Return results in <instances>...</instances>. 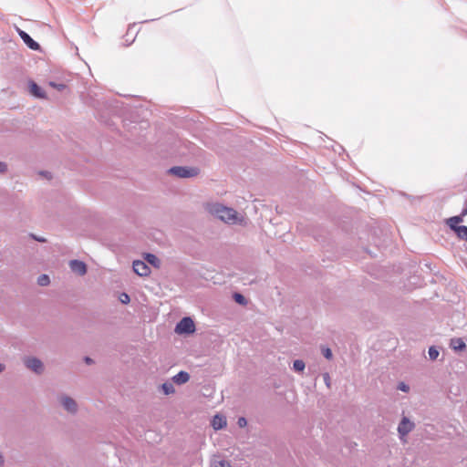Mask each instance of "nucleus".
<instances>
[{
	"instance_id": "obj_32",
	"label": "nucleus",
	"mask_w": 467,
	"mask_h": 467,
	"mask_svg": "<svg viewBox=\"0 0 467 467\" xmlns=\"http://www.w3.org/2000/svg\"><path fill=\"white\" fill-rule=\"evenodd\" d=\"M5 364L0 363V372H3L5 370Z\"/></svg>"
},
{
	"instance_id": "obj_18",
	"label": "nucleus",
	"mask_w": 467,
	"mask_h": 467,
	"mask_svg": "<svg viewBox=\"0 0 467 467\" xmlns=\"http://www.w3.org/2000/svg\"><path fill=\"white\" fill-rule=\"evenodd\" d=\"M305 368H306V364L302 359H296L293 362V369L296 372L301 373L304 371Z\"/></svg>"
},
{
	"instance_id": "obj_23",
	"label": "nucleus",
	"mask_w": 467,
	"mask_h": 467,
	"mask_svg": "<svg viewBox=\"0 0 467 467\" xmlns=\"http://www.w3.org/2000/svg\"><path fill=\"white\" fill-rule=\"evenodd\" d=\"M321 352L322 355L328 360H330L333 358L332 350L327 347H321Z\"/></svg>"
},
{
	"instance_id": "obj_22",
	"label": "nucleus",
	"mask_w": 467,
	"mask_h": 467,
	"mask_svg": "<svg viewBox=\"0 0 467 467\" xmlns=\"http://www.w3.org/2000/svg\"><path fill=\"white\" fill-rule=\"evenodd\" d=\"M48 85L54 88H56L58 91H63L67 88V85L64 83H57L55 81H49Z\"/></svg>"
},
{
	"instance_id": "obj_14",
	"label": "nucleus",
	"mask_w": 467,
	"mask_h": 467,
	"mask_svg": "<svg viewBox=\"0 0 467 467\" xmlns=\"http://www.w3.org/2000/svg\"><path fill=\"white\" fill-rule=\"evenodd\" d=\"M143 259L147 265L150 264V265H152L155 268L161 267V260L155 254H153L151 253H145L143 254Z\"/></svg>"
},
{
	"instance_id": "obj_16",
	"label": "nucleus",
	"mask_w": 467,
	"mask_h": 467,
	"mask_svg": "<svg viewBox=\"0 0 467 467\" xmlns=\"http://www.w3.org/2000/svg\"><path fill=\"white\" fill-rule=\"evenodd\" d=\"M160 389L165 395H171L175 392V388L171 382H164L160 386Z\"/></svg>"
},
{
	"instance_id": "obj_12",
	"label": "nucleus",
	"mask_w": 467,
	"mask_h": 467,
	"mask_svg": "<svg viewBox=\"0 0 467 467\" xmlns=\"http://www.w3.org/2000/svg\"><path fill=\"white\" fill-rule=\"evenodd\" d=\"M226 418L221 414H216L212 420V426L215 431H219L226 427Z\"/></svg>"
},
{
	"instance_id": "obj_4",
	"label": "nucleus",
	"mask_w": 467,
	"mask_h": 467,
	"mask_svg": "<svg viewBox=\"0 0 467 467\" xmlns=\"http://www.w3.org/2000/svg\"><path fill=\"white\" fill-rule=\"evenodd\" d=\"M194 321L190 317H182L175 326V333L178 335H192L195 332Z\"/></svg>"
},
{
	"instance_id": "obj_26",
	"label": "nucleus",
	"mask_w": 467,
	"mask_h": 467,
	"mask_svg": "<svg viewBox=\"0 0 467 467\" xmlns=\"http://www.w3.org/2000/svg\"><path fill=\"white\" fill-rule=\"evenodd\" d=\"M323 379H324V382L327 385V387L330 388L331 379H330V376L327 372L323 374Z\"/></svg>"
},
{
	"instance_id": "obj_1",
	"label": "nucleus",
	"mask_w": 467,
	"mask_h": 467,
	"mask_svg": "<svg viewBox=\"0 0 467 467\" xmlns=\"http://www.w3.org/2000/svg\"><path fill=\"white\" fill-rule=\"evenodd\" d=\"M211 213L215 215L221 221L226 223H237V212L230 207H226L220 203H215L211 209Z\"/></svg>"
},
{
	"instance_id": "obj_9",
	"label": "nucleus",
	"mask_w": 467,
	"mask_h": 467,
	"mask_svg": "<svg viewBox=\"0 0 467 467\" xmlns=\"http://www.w3.org/2000/svg\"><path fill=\"white\" fill-rule=\"evenodd\" d=\"M28 91L33 97L36 99H47L45 90L32 79L28 80Z\"/></svg>"
},
{
	"instance_id": "obj_21",
	"label": "nucleus",
	"mask_w": 467,
	"mask_h": 467,
	"mask_svg": "<svg viewBox=\"0 0 467 467\" xmlns=\"http://www.w3.org/2000/svg\"><path fill=\"white\" fill-rule=\"evenodd\" d=\"M212 467H231V464L226 460H214L212 462Z\"/></svg>"
},
{
	"instance_id": "obj_30",
	"label": "nucleus",
	"mask_w": 467,
	"mask_h": 467,
	"mask_svg": "<svg viewBox=\"0 0 467 467\" xmlns=\"http://www.w3.org/2000/svg\"><path fill=\"white\" fill-rule=\"evenodd\" d=\"M83 360L87 365H92L94 363V360L88 356L84 357Z\"/></svg>"
},
{
	"instance_id": "obj_13",
	"label": "nucleus",
	"mask_w": 467,
	"mask_h": 467,
	"mask_svg": "<svg viewBox=\"0 0 467 467\" xmlns=\"http://www.w3.org/2000/svg\"><path fill=\"white\" fill-rule=\"evenodd\" d=\"M190 374L187 371L181 370L176 375L172 377L173 383L177 385H182L187 383L190 380Z\"/></svg>"
},
{
	"instance_id": "obj_33",
	"label": "nucleus",
	"mask_w": 467,
	"mask_h": 467,
	"mask_svg": "<svg viewBox=\"0 0 467 467\" xmlns=\"http://www.w3.org/2000/svg\"><path fill=\"white\" fill-rule=\"evenodd\" d=\"M41 174L46 176V177H47V174H49V172L48 171H42Z\"/></svg>"
},
{
	"instance_id": "obj_17",
	"label": "nucleus",
	"mask_w": 467,
	"mask_h": 467,
	"mask_svg": "<svg viewBox=\"0 0 467 467\" xmlns=\"http://www.w3.org/2000/svg\"><path fill=\"white\" fill-rule=\"evenodd\" d=\"M233 299L240 306H246L248 303L247 298L241 293L235 292L233 294Z\"/></svg>"
},
{
	"instance_id": "obj_10",
	"label": "nucleus",
	"mask_w": 467,
	"mask_h": 467,
	"mask_svg": "<svg viewBox=\"0 0 467 467\" xmlns=\"http://www.w3.org/2000/svg\"><path fill=\"white\" fill-rule=\"evenodd\" d=\"M415 427V424L411 422L407 417H403L399 423L398 432L400 437L408 435Z\"/></svg>"
},
{
	"instance_id": "obj_11",
	"label": "nucleus",
	"mask_w": 467,
	"mask_h": 467,
	"mask_svg": "<svg viewBox=\"0 0 467 467\" xmlns=\"http://www.w3.org/2000/svg\"><path fill=\"white\" fill-rule=\"evenodd\" d=\"M69 267L71 271L78 275H85L88 272L87 265L80 260L73 259L69 262Z\"/></svg>"
},
{
	"instance_id": "obj_8",
	"label": "nucleus",
	"mask_w": 467,
	"mask_h": 467,
	"mask_svg": "<svg viewBox=\"0 0 467 467\" xmlns=\"http://www.w3.org/2000/svg\"><path fill=\"white\" fill-rule=\"evenodd\" d=\"M132 268L135 274L140 276H148L150 274V269L145 261L135 260L132 264Z\"/></svg>"
},
{
	"instance_id": "obj_2",
	"label": "nucleus",
	"mask_w": 467,
	"mask_h": 467,
	"mask_svg": "<svg viewBox=\"0 0 467 467\" xmlns=\"http://www.w3.org/2000/svg\"><path fill=\"white\" fill-rule=\"evenodd\" d=\"M463 222L461 216H451L445 219L444 223L460 239L467 242V226L460 225Z\"/></svg>"
},
{
	"instance_id": "obj_25",
	"label": "nucleus",
	"mask_w": 467,
	"mask_h": 467,
	"mask_svg": "<svg viewBox=\"0 0 467 467\" xmlns=\"http://www.w3.org/2000/svg\"><path fill=\"white\" fill-rule=\"evenodd\" d=\"M237 425L240 428H244L247 426V420L244 417H239L237 420Z\"/></svg>"
},
{
	"instance_id": "obj_19",
	"label": "nucleus",
	"mask_w": 467,
	"mask_h": 467,
	"mask_svg": "<svg viewBox=\"0 0 467 467\" xmlns=\"http://www.w3.org/2000/svg\"><path fill=\"white\" fill-rule=\"evenodd\" d=\"M50 283V278L47 275H40L37 278V284L41 286L47 285Z\"/></svg>"
},
{
	"instance_id": "obj_34",
	"label": "nucleus",
	"mask_w": 467,
	"mask_h": 467,
	"mask_svg": "<svg viewBox=\"0 0 467 467\" xmlns=\"http://www.w3.org/2000/svg\"><path fill=\"white\" fill-rule=\"evenodd\" d=\"M466 253H467V247H466Z\"/></svg>"
},
{
	"instance_id": "obj_27",
	"label": "nucleus",
	"mask_w": 467,
	"mask_h": 467,
	"mask_svg": "<svg viewBox=\"0 0 467 467\" xmlns=\"http://www.w3.org/2000/svg\"><path fill=\"white\" fill-rule=\"evenodd\" d=\"M398 389L407 392V391H409L410 387L407 384H405L404 382H400V383H399Z\"/></svg>"
},
{
	"instance_id": "obj_29",
	"label": "nucleus",
	"mask_w": 467,
	"mask_h": 467,
	"mask_svg": "<svg viewBox=\"0 0 467 467\" xmlns=\"http://www.w3.org/2000/svg\"><path fill=\"white\" fill-rule=\"evenodd\" d=\"M31 237H32L34 240L38 241V242H40V243H45V242L47 241V240H46V238H44V237H40V236H36V235H35V234H31Z\"/></svg>"
},
{
	"instance_id": "obj_7",
	"label": "nucleus",
	"mask_w": 467,
	"mask_h": 467,
	"mask_svg": "<svg viewBox=\"0 0 467 467\" xmlns=\"http://www.w3.org/2000/svg\"><path fill=\"white\" fill-rule=\"evenodd\" d=\"M18 35L28 48L34 51H41L40 45L35 41L26 32L18 29Z\"/></svg>"
},
{
	"instance_id": "obj_24",
	"label": "nucleus",
	"mask_w": 467,
	"mask_h": 467,
	"mask_svg": "<svg viewBox=\"0 0 467 467\" xmlns=\"http://www.w3.org/2000/svg\"><path fill=\"white\" fill-rule=\"evenodd\" d=\"M119 300L122 304L127 305L130 303V297L127 293H121V295L119 296Z\"/></svg>"
},
{
	"instance_id": "obj_28",
	"label": "nucleus",
	"mask_w": 467,
	"mask_h": 467,
	"mask_svg": "<svg viewBox=\"0 0 467 467\" xmlns=\"http://www.w3.org/2000/svg\"><path fill=\"white\" fill-rule=\"evenodd\" d=\"M7 171V164L5 162L0 161V174H4Z\"/></svg>"
},
{
	"instance_id": "obj_3",
	"label": "nucleus",
	"mask_w": 467,
	"mask_h": 467,
	"mask_svg": "<svg viewBox=\"0 0 467 467\" xmlns=\"http://www.w3.org/2000/svg\"><path fill=\"white\" fill-rule=\"evenodd\" d=\"M169 175L181 179L193 178L199 175L200 169L198 167L190 166H173L167 171Z\"/></svg>"
},
{
	"instance_id": "obj_15",
	"label": "nucleus",
	"mask_w": 467,
	"mask_h": 467,
	"mask_svg": "<svg viewBox=\"0 0 467 467\" xmlns=\"http://www.w3.org/2000/svg\"><path fill=\"white\" fill-rule=\"evenodd\" d=\"M450 347L456 352L463 351L466 344L461 337H453L450 341Z\"/></svg>"
},
{
	"instance_id": "obj_20",
	"label": "nucleus",
	"mask_w": 467,
	"mask_h": 467,
	"mask_svg": "<svg viewBox=\"0 0 467 467\" xmlns=\"http://www.w3.org/2000/svg\"><path fill=\"white\" fill-rule=\"evenodd\" d=\"M428 354H429V358L431 360H435V359H437L440 352L435 346H431L429 348Z\"/></svg>"
},
{
	"instance_id": "obj_5",
	"label": "nucleus",
	"mask_w": 467,
	"mask_h": 467,
	"mask_svg": "<svg viewBox=\"0 0 467 467\" xmlns=\"http://www.w3.org/2000/svg\"><path fill=\"white\" fill-rule=\"evenodd\" d=\"M24 364L28 369L37 375H41L44 372V364L38 358L26 357L24 359Z\"/></svg>"
},
{
	"instance_id": "obj_6",
	"label": "nucleus",
	"mask_w": 467,
	"mask_h": 467,
	"mask_svg": "<svg viewBox=\"0 0 467 467\" xmlns=\"http://www.w3.org/2000/svg\"><path fill=\"white\" fill-rule=\"evenodd\" d=\"M60 403L68 413H71V414L77 413L78 404L73 398L67 396V395H63L60 397Z\"/></svg>"
},
{
	"instance_id": "obj_31",
	"label": "nucleus",
	"mask_w": 467,
	"mask_h": 467,
	"mask_svg": "<svg viewBox=\"0 0 467 467\" xmlns=\"http://www.w3.org/2000/svg\"><path fill=\"white\" fill-rule=\"evenodd\" d=\"M5 464V457L4 455L0 452V467L3 466Z\"/></svg>"
}]
</instances>
